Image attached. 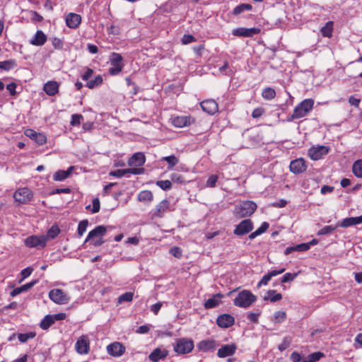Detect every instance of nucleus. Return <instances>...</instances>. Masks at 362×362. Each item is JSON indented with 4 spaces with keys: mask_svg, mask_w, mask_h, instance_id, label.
<instances>
[{
    "mask_svg": "<svg viewBox=\"0 0 362 362\" xmlns=\"http://www.w3.org/2000/svg\"><path fill=\"white\" fill-rule=\"evenodd\" d=\"M333 31V22L329 21L327 22L325 26H323L321 29L322 35L324 37H330L332 35Z\"/></svg>",
    "mask_w": 362,
    "mask_h": 362,
    "instance_id": "72a5a7b5",
    "label": "nucleus"
},
{
    "mask_svg": "<svg viewBox=\"0 0 362 362\" xmlns=\"http://www.w3.org/2000/svg\"><path fill=\"white\" fill-rule=\"evenodd\" d=\"M35 336V334L33 332L30 333H25V334H18V339L21 342L25 343L28 339L34 338Z\"/></svg>",
    "mask_w": 362,
    "mask_h": 362,
    "instance_id": "8fccbe9b",
    "label": "nucleus"
},
{
    "mask_svg": "<svg viewBox=\"0 0 362 362\" xmlns=\"http://www.w3.org/2000/svg\"><path fill=\"white\" fill-rule=\"evenodd\" d=\"M93 74V71L91 69H87L86 72L82 75V79L86 83L90 81V78Z\"/></svg>",
    "mask_w": 362,
    "mask_h": 362,
    "instance_id": "0e129e2a",
    "label": "nucleus"
},
{
    "mask_svg": "<svg viewBox=\"0 0 362 362\" xmlns=\"http://www.w3.org/2000/svg\"><path fill=\"white\" fill-rule=\"evenodd\" d=\"M88 225V221L85 219L79 222L78 225V235L79 237H81L83 235L84 233L86 232L87 227Z\"/></svg>",
    "mask_w": 362,
    "mask_h": 362,
    "instance_id": "79ce46f5",
    "label": "nucleus"
},
{
    "mask_svg": "<svg viewBox=\"0 0 362 362\" xmlns=\"http://www.w3.org/2000/svg\"><path fill=\"white\" fill-rule=\"evenodd\" d=\"M289 167L291 171L295 174L304 172L307 168L305 161L303 158H298L291 161Z\"/></svg>",
    "mask_w": 362,
    "mask_h": 362,
    "instance_id": "dca6fc26",
    "label": "nucleus"
},
{
    "mask_svg": "<svg viewBox=\"0 0 362 362\" xmlns=\"http://www.w3.org/2000/svg\"><path fill=\"white\" fill-rule=\"evenodd\" d=\"M59 232V228L56 226H53L49 228V230L47 231V235L45 237L47 238V240L48 239H54L58 235Z\"/></svg>",
    "mask_w": 362,
    "mask_h": 362,
    "instance_id": "ea45409f",
    "label": "nucleus"
},
{
    "mask_svg": "<svg viewBox=\"0 0 362 362\" xmlns=\"http://www.w3.org/2000/svg\"><path fill=\"white\" fill-rule=\"evenodd\" d=\"M337 228V226H326L323 227L322 229L318 230L317 235H327L333 233Z\"/></svg>",
    "mask_w": 362,
    "mask_h": 362,
    "instance_id": "37998d69",
    "label": "nucleus"
},
{
    "mask_svg": "<svg viewBox=\"0 0 362 362\" xmlns=\"http://www.w3.org/2000/svg\"><path fill=\"white\" fill-rule=\"evenodd\" d=\"M54 320L52 315H46L43 320L40 322V327L44 329L47 330L48 328H49L54 323Z\"/></svg>",
    "mask_w": 362,
    "mask_h": 362,
    "instance_id": "2f4dec72",
    "label": "nucleus"
},
{
    "mask_svg": "<svg viewBox=\"0 0 362 362\" xmlns=\"http://www.w3.org/2000/svg\"><path fill=\"white\" fill-rule=\"evenodd\" d=\"M298 274H291V273H286L281 278V283H287L293 281L296 276Z\"/></svg>",
    "mask_w": 362,
    "mask_h": 362,
    "instance_id": "864d4df0",
    "label": "nucleus"
},
{
    "mask_svg": "<svg viewBox=\"0 0 362 362\" xmlns=\"http://www.w3.org/2000/svg\"><path fill=\"white\" fill-rule=\"evenodd\" d=\"M153 194L149 190H144L139 192L138 199L140 202H151L153 200Z\"/></svg>",
    "mask_w": 362,
    "mask_h": 362,
    "instance_id": "f704fd0d",
    "label": "nucleus"
},
{
    "mask_svg": "<svg viewBox=\"0 0 362 362\" xmlns=\"http://www.w3.org/2000/svg\"><path fill=\"white\" fill-rule=\"evenodd\" d=\"M25 134L28 137L34 140L38 145H43L47 142V137L44 134L37 133L33 129H26L25 131Z\"/></svg>",
    "mask_w": 362,
    "mask_h": 362,
    "instance_id": "2eb2a0df",
    "label": "nucleus"
},
{
    "mask_svg": "<svg viewBox=\"0 0 362 362\" xmlns=\"http://www.w3.org/2000/svg\"><path fill=\"white\" fill-rule=\"evenodd\" d=\"M169 202L167 199H163L156 206L153 216L155 217H162L169 209Z\"/></svg>",
    "mask_w": 362,
    "mask_h": 362,
    "instance_id": "b1692460",
    "label": "nucleus"
},
{
    "mask_svg": "<svg viewBox=\"0 0 362 362\" xmlns=\"http://www.w3.org/2000/svg\"><path fill=\"white\" fill-rule=\"evenodd\" d=\"M291 360L292 362H300L302 357L299 353L294 351L291 354Z\"/></svg>",
    "mask_w": 362,
    "mask_h": 362,
    "instance_id": "338daca9",
    "label": "nucleus"
},
{
    "mask_svg": "<svg viewBox=\"0 0 362 362\" xmlns=\"http://www.w3.org/2000/svg\"><path fill=\"white\" fill-rule=\"evenodd\" d=\"M170 253L175 257L180 258L182 257V250L178 247H173L170 249Z\"/></svg>",
    "mask_w": 362,
    "mask_h": 362,
    "instance_id": "bf43d9fd",
    "label": "nucleus"
},
{
    "mask_svg": "<svg viewBox=\"0 0 362 362\" xmlns=\"http://www.w3.org/2000/svg\"><path fill=\"white\" fill-rule=\"evenodd\" d=\"M259 31V29L255 28H238L233 30L232 33L233 35L238 37H252L254 35L258 34Z\"/></svg>",
    "mask_w": 362,
    "mask_h": 362,
    "instance_id": "4468645a",
    "label": "nucleus"
},
{
    "mask_svg": "<svg viewBox=\"0 0 362 362\" xmlns=\"http://www.w3.org/2000/svg\"><path fill=\"white\" fill-rule=\"evenodd\" d=\"M217 346L218 344L214 339L202 340L197 344V348L204 352L214 351Z\"/></svg>",
    "mask_w": 362,
    "mask_h": 362,
    "instance_id": "a211bd4d",
    "label": "nucleus"
},
{
    "mask_svg": "<svg viewBox=\"0 0 362 362\" xmlns=\"http://www.w3.org/2000/svg\"><path fill=\"white\" fill-rule=\"evenodd\" d=\"M107 227L104 226H98L93 230L88 233L87 238L85 240V243L91 241V243L95 246H100L104 243V240L102 237L106 233Z\"/></svg>",
    "mask_w": 362,
    "mask_h": 362,
    "instance_id": "7ed1b4c3",
    "label": "nucleus"
},
{
    "mask_svg": "<svg viewBox=\"0 0 362 362\" xmlns=\"http://www.w3.org/2000/svg\"><path fill=\"white\" fill-rule=\"evenodd\" d=\"M269 224L267 222H263L261 225V226L256 230V232L258 233V235H261L267 231V230L269 228Z\"/></svg>",
    "mask_w": 362,
    "mask_h": 362,
    "instance_id": "69168bd1",
    "label": "nucleus"
},
{
    "mask_svg": "<svg viewBox=\"0 0 362 362\" xmlns=\"http://www.w3.org/2000/svg\"><path fill=\"white\" fill-rule=\"evenodd\" d=\"M286 318V314L283 311H277L274 313L275 322H281Z\"/></svg>",
    "mask_w": 362,
    "mask_h": 362,
    "instance_id": "603ef678",
    "label": "nucleus"
},
{
    "mask_svg": "<svg viewBox=\"0 0 362 362\" xmlns=\"http://www.w3.org/2000/svg\"><path fill=\"white\" fill-rule=\"evenodd\" d=\"M156 185L163 190H169L172 187V183L170 180H159L156 182Z\"/></svg>",
    "mask_w": 362,
    "mask_h": 362,
    "instance_id": "c03bdc74",
    "label": "nucleus"
},
{
    "mask_svg": "<svg viewBox=\"0 0 362 362\" xmlns=\"http://www.w3.org/2000/svg\"><path fill=\"white\" fill-rule=\"evenodd\" d=\"M252 6L248 4H240L238 6H236L233 9V14L238 15V14L241 13L243 11H244L245 10H247V11L252 10Z\"/></svg>",
    "mask_w": 362,
    "mask_h": 362,
    "instance_id": "a19ab883",
    "label": "nucleus"
},
{
    "mask_svg": "<svg viewBox=\"0 0 362 362\" xmlns=\"http://www.w3.org/2000/svg\"><path fill=\"white\" fill-rule=\"evenodd\" d=\"M16 66V62L14 59H9L0 62V69L5 71L11 70L14 69Z\"/></svg>",
    "mask_w": 362,
    "mask_h": 362,
    "instance_id": "473e14b6",
    "label": "nucleus"
},
{
    "mask_svg": "<svg viewBox=\"0 0 362 362\" xmlns=\"http://www.w3.org/2000/svg\"><path fill=\"white\" fill-rule=\"evenodd\" d=\"M354 346L356 349L359 347H362V333L358 334L355 338V344Z\"/></svg>",
    "mask_w": 362,
    "mask_h": 362,
    "instance_id": "774afa93",
    "label": "nucleus"
},
{
    "mask_svg": "<svg viewBox=\"0 0 362 362\" xmlns=\"http://www.w3.org/2000/svg\"><path fill=\"white\" fill-rule=\"evenodd\" d=\"M73 170H74V167L71 166L66 170H60L57 171L53 175L54 180H55V181L64 180L65 179H66L67 177H69L70 176Z\"/></svg>",
    "mask_w": 362,
    "mask_h": 362,
    "instance_id": "c85d7f7f",
    "label": "nucleus"
},
{
    "mask_svg": "<svg viewBox=\"0 0 362 362\" xmlns=\"http://www.w3.org/2000/svg\"><path fill=\"white\" fill-rule=\"evenodd\" d=\"M89 339L86 336H81L76 341L75 348L79 354H86L89 351Z\"/></svg>",
    "mask_w": 362,
    "mask_h": 362,
    "instance_id": "ddd939ff",
    "label": "nucleus"
},
{
    "mask_svg": "<svg viewBox=\"0 0 362 362\" xmlns=\"http://www.w3.org/2000/svg\"><path fill=\"white\" fill-rule=\"evenodd\" d=\"M257 204L252 201H246L235 207V213L240 217L251 216L256 210Z\"/></svg>",
    "mask_w": 362,
    "mask_h": 362,
    "instance_id": "423d86ee",
    "label": "nucleus"
},
{
    "mask_svg": "<svg viewBox=\"0 0 362 362\" xmlns=\"http://www.w3.org/2000/svg\"><path fill=\"white\" fill-rule=\"evenodd\" d=\"M235 350L236 346L235 344H226L222 346V347L218 350L217 356L219 358H225L229 356H232L235 354Z\"/></svg>",
    "mask_w": 362,
    "mask_h": 362,
    "instance_id": "aec40b11",
    "label": "nucleus"
},
{
    "mask_svg": "<svg viewBox=\"0 0 362 362\" xmlns=\"http://www.w3.org/2000/svg\"><path fill=\"white\" fill-rule=\"evenodd\" d=\"M195 41V37L192 35H184L182 38V42L184 45H187Z\"/></svg>",
    "mask_w": 362,
    "mask_h": 362,
    "instance_id": "4d7b16f0",
    "label": "nucleus"
},
{
    "mask_svg": "<svg viewBox=\"0 0 362 362\" xmlns=\"http://www.w3.org/2000/svg\"><path fill=\"white\" fill-rule=\"evenodd\" d=\"M193 349V341L187 338L178 339L174 346V351L178 354H186L190 353Z\"/></svg>",
    "mask_w": 362,
    "mask_h": 362,
    "instance_id": "39448f33",
    "label": "nucleus"
},
{
    "mask_svg": "<svg viewBox=\"0 0 362 362\" xmlns=\"http://www.w3.org/2000/svg\"><path fill=\"white\" fill-rule=\"evenodd\" d=\"M314 100L313 99L303 100L294 108L288 120L291 121L306 116L312 110Z\"/></svg>",
    "mask_w": 362,
    "mask_h": 362,
    "instance_id": "f257e3e1",
    "label": "nucleus"
},
{
    "mask_svg": "<svg viewBox=\"0 0 362 362\" xmlns=\"http://www.w3.org/2000/svg\"><path fill=\"white\" fill-rule=\"evenodd\" d=\"M37 283L36 281H33L31 282H29L28 284H25L20 287L14 288L10 293V295L12 297H15L18 295H19L21 293L25 292L28 291L30 288H31L35 284Z\"/></svg>",
    "mask_w": 362,
    "mask_h": 362,
    "instance_id": "c756f323",
    "label": "nucleus"
},
{
    "mask_svg": "<svg viewBox=\"0 0 362 362\" xmlns=\"http://www.w3.org/2000/svg\"><path fill=\"white\" fill-rule=\"evenodd\" d=\"M47 41V36L42 30H37L30 43L36 46H42Z\"/></svg>",
    "mask_w": 362,
    "mask_h": 362,
    "instance_id": "bb28decb",
    "label": "nucleus"
},
{
    "mask_svg": "<svg viewBox=\"0 0 362 362\" xmlns=\"http://www.w3.org/2000/svg\"><path fill=\"white\" fill-rule=\"evenodd\" d=\"M194 121L191 117L178 116L173 119V124L176 127L182 128L190 125Z\"/></svg>",
    "mask_w": 362,
    "mask_h": 362,
    "instance_id": "4be33fe9",
    "label": "nucleus"
},
{
    "mask_svg": "<svg viewBox=\"0 0 362 362\" xmlns=\"http://www.w3.org/2000/svg\"><path fill=\"white\" fill-rule=\"evenodd\" d=\"M49 298L57 304H66L69 298L61 289H52L49 293Z\"/></svg>",
    "mask_w": 362,
    "mask_h": 362,
    "instance_id": "9d476101",
    "label": "nucleus"
},
{
    "mask_svg": "<svg viewBox=\"0 0 362 362\" xmlns=\"http://www.w3.org/2000/svg\"><path fill=\"white\" fill-rule=\"evenodd\" d=\"M285 271V268H281L279 270H272L264 275L260 281L257 284V287H261L262 286H266L268 284L269 281L271 280L272 277H274L279 274H282Z\"/></svg>",
    "mask_w": 362,
    "mask_h": 362,
    "instance_id": "393cba45",
    "label": "nucleus"
},
{
    "mask_svg": "<svg viewBox=\"0 0 362 362\" xmlns=\"http://www.w3.org/2000/svg\"><path fill=\"white\" fill-rule=\"evenodd\" d=\"M354 174L358 177H362V160H356L352 167Z\"/></svg>",
    "mask_w": 362,
    "mask_h": 362,
    "instance_id": "4c0bfd02",
    "label": "nucleus"
},
{
    "mask_svg": "<svg viewBox=\"0 0 362 362\" xmlns=\"http://www.w3.org/2000/svg\"><path fill=\"white\" fill-rule=\"evenodd\" d=\"M219 71L228 76H230L233 74V71L228 67V62H225L224 64L219 68Z\"/></svg>",
    "mask_w": 362,
    "mask_h": 362,
    "instance_id": "052dcab7",
    "label": "nucleus"
},
{
    "mask_svg": "<svg viewBox=\"0 0 362 362\" xmlns=\"http://www.w3.org/2000/svg\"><path fill=\"white\" fill-rule=\"evenodd\" d=\"M253 223L250 219H245L238 224L233 231L237 236H243L251 232Z\"/></svg>",
    "mask_w": 362,
    "mask_h": 362,
    "instance_id": "6e6552de",
    "label": "nucleus"
},
{
    "mask_svg": "<svg viewBox=\"0 0 362 362\" xmlns=\"http://www.w3.org/2000/svg\"><path fill=\"white\" fill-rule=\"evenodd\" d=\"M218 177L216 175H211L209 176L206 181V187H214L216 185L217 180Z\"/></svg>",
    "mask_w": 362,
    "mask_h": 362,
    "instance_id": "3c124183",
    "label": "nucleus"
},
{
    "mask_svg": "<svg viewBox=\"0 0 362 362\" xmlns=\"http://www.w3.org/2000/svg\"><path fill=\"white\" fill-rule=\"evenodd\" d=\"M282 298V295L276 293L275 290H269L267 291V295L264 297V300H270L271 302H276Z\"/></svg>",
    "mask_w": 362,
    "mask_h": 362,
    "instance_id": "7c9ffc66",
    "label": "nucleus"
},
{
    "mask_svg": "<svg viewBox=\"0 0 362 362\" xmlns=\"http://www.w3.org/2000/svg\"><path fill=\"white\" fill-rule=\"evenodd\" d=\"M257 300L255 296L250 291L243 290L239 292L237 296L233 300V303L235 306L247 308Z\"/></svg>",
    "mask_w": 362,
    "mask_h": 362,
    "instance_id": "f03ea898",
    "label": "nucleus"
},
{
    "mask_svg": "<svg viewBox=\"0 0 362 362\" xmlns=\"http://www.w3.org/2000/svg\"><path fill=\"white\" fill-rule=\"evenodd\" d=\"M46 243L47 238L45 236L31 235L25 240V245L29 247L42 248Z\"/></svg>",
    "mask_w": 362,
    "mask_h": 362,
    "instance_id": "1a4fd4ad",
    "label": "nucleus"
},
{
    "mask_svg": "<svg viewBox=\"0 0 362 362\" xmlns=\"http://www.w3.org/2000/svg\"><path fill=\"white\" fill-rule=\"evenodd\" d=\"M109 174H110V175L114 176L116 177H122L126 175L127 173H126V169H122V170H117L115 171H111Z\"/></svg>",
    "mask_w": 362,
    "mask_h": 362,
    "instance_id": "680f3d73",
    "label": "nucleus"
},
{
    "mask_svg": "<svg viewBox=\"0 0 362 362\" xmlns=\"http://www.w3.org/2000/svg\"><path fill=\"white\" fill-rule=\"evenodd\" d=\"M170 179L173 182L179 183V184H181V183H183L185 182L184 177L182 175H180L179 173H172L170 175Z\"/></svg>",
    "mask_w": 362,
    "mask_h": 362,
    "instance_id": "de8ad7c7",
    "label": "nucleus"
},
{
    "mask_svg": "<svg viewBox=\"0 0 362 362\" xmlns=\"http://www.w3.org/2000/svg\"><path fill=\"white\" fill-rule=\"evenodd\" d=\"M59 84L56 81H48L44 85L43 90H58Z\"/></svg>",
    "mask_w": 362,
    "mask_h": 362,
    "instance_id": "a18cd8bd",
    "label": "nucleus"
},
{
    "mask_svg": "<svg viewBox=\"0 0 362 362\" xmlns=\"http://www.w3.org/2000/svg\"><path fill=\"white\" fill-rule=\"evenodd\" d=\"M354 226L352 217L346 218L342 220V221L338 225L341 228H348Z\"/></svg>",
    "mask_w": 362,
    "mask_h": 362,
    "instance_id": "5fc2aeb1",
    "label": "nucleus"
},
{
    "mask_svg": "<svg viewBox=\"0 0 362 362\" xmlns=\"http://www.w3.org/2000/svg\"><path fill=\"white\" fill-rule=\"evenodd\" d=\"M291 341V340L290 338H288V337L284 338L282 343L280 344L278 346L279 351H283L285 349H286L289 346Z\"/></svg>",
    "mask_w": 362,
    "mask_h": 362,
    "instance_id": "6e6d98bb",
    "label": "nucleus"
},
{
    "mask_svg": "<svg viewBox=\"0 0 362 362\" xmlns=\"http://www.w3.org/2000/svg\"><path fill=\"white\" fill-rule=\"evenodd\" d=\"M202 109L209 115H214L218 111V105L214 100H206L200 103Z\"/></svg>",
    "mask_w": 362,
    "mask_h": 362,
    "instance_id": "6ab92c4d",
    "label": "nucleus"
},
{
    "mask_svg": "<svg viewBox=\"0 0 362 362\" xmlns=\"http://www.w3.org/2000/svg\"><path fill=\"white\" fill-rule=\"evenodd\" d=\"M146 161L145 156L143 153H134L129 160L128 164L129 166L133 167H141Z\"/></svg>",
    "mask_w": 362,
    "mask_h": 362,
    "instance_id": "412c9836",
    "label": "nucleus"
},
{
    "mask_svg": "<svg viewBox=\"0 0 362 362\" xmlns=\"http://www.w3.org/2000/svg\"><path fill=\"white\" fill-rule=\"evenodd\" d=\"M161 160H165L168 163V170L172 169L179 162L178 158L177 157H175L174 155L163 157V158H162Z\"/></svg>",
    "mask_w": 362,
    "mask_h": 362,
    "instance_id": "e433bc0d",
    "label": "nucleus"
},
{
    "mask_svg": "<svg viewBox=\"0 0 362 362\" xmlns=\"http://www.w3.org/2000/svg\"><path fill=\"white\" fill-rule=\"evenodd\" d=\"M132 299H133V293L131 292H127V293L122 294L118 298V302L119 303H121L122 302H131L132 300Z\"/></svg>",
    "mask_w": 362,
    "mask_h": 362,
    "instance_id": "49530a36",
    "label": "nucleus"
},
{
    "mask_svg": "<svg viewBox=\"0 0 362 362\" xmlns=\"http://www.w3.org/2000/svg\"><path fill=\"white\" fill-rule=\"evenodd\" d=\"M168 355V351L165 349L156 348L148 356V358L153 362H158L160 359L165 358Z\"/></svg>",
    "mask_w": 362,
    "mask_h": 362,
    "instance_id": "a878e982",
    "label": "nucleus"
},
{
    "mask_svg": "<svg viewBox=\"0 0 362 362\" xmlns=\"http://www.w3.org/2000/svg\"><path fill=\"white\" fill-rule=\"evenodd\" d=\"M81 17L80 15L70 13L66 16V23L70 28H76L81 23Z\"/></svg>",
    "mask_w": 362,
    "mask_h": 362,
    "instance_id": "5701e85b",
    "label": "nucleus"
},
{
    "mask_svg": "<svg viewBox=\"0 0 362 362\" xmlns=\"http://www.w3.org/2000/svg\"><path fill=\"white\" fill-rule=\"evenodd\" d=\"M223 297V296L220 293L214 295L212 298H209L207 300H206V302L204 303V308L206 309H211L218 306L221 303V300L219 299Z\"/></svg>",
    "mask_w": 362,
    "mask_h": 362,
    "instance_id": "cd10ccee",
    "label": "nucleus"
},
{
    "mask_svg": "<svg viewBox=\"0 0 362 362\" xmlns=\"http://www.w3.org/2000/svg\"><path fill=\"white\" fill-rule=\"evenodd\" d=\"M33 271V269L31 267H27V268L23 269L21 272L22 278L19 281L21 282L25 278L28 277L32 274Z\"/></svg>",
    "mask_w": 362,
    "mask_h": 362,
    "instance_id": "13d9d810",
    "label": "nucleus"
},
{
    "mask_svg": "<svg viewBox=\"0 0 362 362\" xmlns=\"http://www.w3.org/2000/svg\"><path fill=\"white\" fill-rule=\"evenodd\" d=\"M103 82V77L100 75H98L93 80H90L86 83V86L89 89L96 88Z\"/></svg>",
    "mask_w": 362,
    "mask_h": 362,
    "instance_id": "c9c22d12",
    "label": "nucleus"
},
{
    "mask_svg": "<svg viewBox=\"0 0 362 362\" xmlns=\"http://www.w3.org/2000/svg\"><path fill=\"white\" fill-rule=\"evenodd\" d=\"M83 119V117L79 114H74L71 115V120L70 122L71 125L78 126L81 124V121Z\"/></svg>",
    "mask_w": 362,
    "mask_h": 362,
    "instance_id": "09e8293b",
    "label": "nucleus"
},
{
    "mask_svg": "<svg viewBox=\"0 0 362 362\" xmlns=\"http://www.w3.org/2000/svg\"><path fill=\"white\" fill-rule=\"evenodd\" d=\"M125 346L122 344L115 341L107 346L108 354L114 357H119L125 352Z\"/></svg>",
    "mask_w": 362,
    "mask_h": 362,
    "instance_id": "f8f14e48",
    "label": "nucleus"
},
{
    "mask_svg": "<svg viewBox=\"0 0 362 362\" xmlns=\"http://www.w3.org/2000/svg\"><path fill=\"white\" fill-rule=\"evenodd\" d=\"M123 57L119 53L112 52L110 56V63L111 66L109 68L108 72L112 76L119 74L123 67Z\"/></svg>",
    "mask_w": 362,
    "mask_h": 362,
    "instance_id": "20e7f679",
    "label": "nucleus"
},
{
    "mask_svg": "<svg viewBox=\"0 0 362 362\" xmlns=\"http://www.w3.org/2000/svg\"><path fill=\"white\" fill-rule=\"evenodd\" d=\"M323 356V353L317 351L308 355L304 360L305 362H317Z\"/></svg>",
    "mask_w": 362,
    "mask_h": 362,
    "instance_id": "58836bf2",
    "label": "nucleus"
},
{
    "mask_svg": "<svg viewBox=\"0 0 362 362\" xmlns=\"http://www.w3.org/2000/svg\"><path fill=\"white\" fill-rule=\"evenodd\" d=\"M33 194L28 187L17 189L13 194V198L19 204H27L33 199Z\"/></svg>",
    "mask_w": 362,
    "mask_h": 362,
    "instance_id": "0eeeda50",
    "label": "nucleus"
},
{
    "mask_svg": "<svg viewBox=\"0 0 362 362\" xmlns=\"http://www.w3.org/2000/svg\"><path fill=\"white\" fill-rule=\"evenodd\" d=\"M329 152L328 147L325 146H318L317 147H312L308 151V155L313 160H317L322 158L323 156L327 154Z\"/></svg>",
    "mask_w": 362,
    "mask_h": 362,
    "instance_id": "9b49d317",
    "label": "nucleus"
},
{
    "mask_svg": "<svg viewBox=\"0 0 362 362\" xmlns=\"http://www.w3.org/2000/svg\"><path fill=\"white\" fill-rule=\"evenodd\" d=\"M235 322L234 317L229 314H223L218 317L216 323L218 327L227 328L231 327Z\"/></svg>",
    "mask_w": 362,
    "mask_h": 362,
    "instance_id": "f3484780",
    "label": "nucleus"
},
{
    "mask_svg": "<svg viewBox=\"0 0 362 362\" xmlns=\"http://www.w3.org/2000/svg\"><path fill=\"white\" fill-rule=\"evenodd\" d=\"M144 168H132L126 169L127 174L140 175L144 173Z\"/></svg>",
    "mask_w": 362,
    "mask_h": 362,
    "instance_id": "e2e57ef3",
    "label": "nucleus"
}]
</instances>
